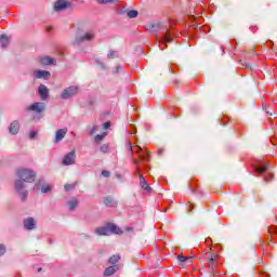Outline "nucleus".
I'll return each instance as SVG.
<instances>
[{
	"label": "nucleus",
	"instance_id": "obj_1",
	"mask_svg": "<svg viewBox=\"0 0 277 277\" xmlns=\"http://www.w3.org/2000/svg\"><path fill=\"white\" fill-rule=\"evenodd\" d=\"M16 176L18 180H15L14 188L19 195L22 202H25L27 196H29V190L25 189V183H34L36 181V173L31 169L21 168L16 170Z\"/></svg>",
	"mask_w": 277,
	"mask_h": 277
},
{
	"label": "nucleus",
	"instance_id": "obj_2",
	"mask_svg": "<svg viewBox=\"0 0 277 277\" xmlns=\"http://www.w3.org/2000/svg\"><path fill=\"white\" fill-rule=\"evenodd\" d=\"M147 31H153L154 34H157V31H162V43L159 45L160 50L163 51L164 48H162L163 44H168V42H172V34L168 31V24H163L162 22H157L147 25L146 27Z\"/></svg>",
	"mask_w": 277,
	"mask_h": 277
},
{
	"label": "nucleus",
	"instance_id": "obj_3",
	"mask_svg": "<svg viewBox=\"0 0 277 277\" xmlns=\"http://www.w3.org/2000/svg\"><path fill=\"white\" fill-rule=\"evenodd\" d=\"M115 235H122V230L120 229V227H118L116 224H108L104 227H97L95 229V234L100 235V236H109L111 234Z\"/></svg>",
	"mask_w": 277,
	"mask_h": 277
},
{
	"label": "nucleus",
	"instance_id": "obj_4",
	"mask_svg": "<svg viewBox=\"0 0 277 277\" xmlns=\"http://www.w3.org/2000/svg\"><path fill=\"white\" fill-rule=\"evenodd\" d=\"M254 171L258 174L264 175L265 183H269V181H272L274 179V174H272V172L269 171V164H267V163H264L261 166H255Z\"/></svg>",
	"mask_w": 277,
	"mask_h": 277
},
{
	"label": "nucleus",
	"instance_id": "obj_5",
	"mask_svg": "<svg viewBox=\"0 0 277 277\" xmlns=\"http://www.w3.org/2000/svg\"><path fill=\"white\" fill-rule=\"evenodd\" d=\"M96 38V34L93 30L87 31L83 35L76 38V44H82V42H92Z\"/></svg>",
	"mask_w": 277,
	"mask_h": 277
},
{
	"label": "nucleus",
	"instance_id": "obj_6",
	"mask_svg": "<svg viewBox=\"0 0 277 277\" xmlns=\"http://www.w3.org/2000/svg\"><path fill=\"white\" fill-rule=\"evenodd\" d=\"M47 109V105L42 102H36L26 107V111H35V114H42Z\"/></svg>",
	"mask_w": 277,
	"mask_h": 277
},
{
	"label": "nucleus",
	"instance_id": "obj_7",
	"mask_svg": "<svg viewBox=\"0 0 277 277\" xmlns=\"http://www.w3.org/2000/svg\"><path fill=\"white\" fill-rule=\"evenodd\" d=\"M77 161V154L75 150L67 153L63 158V166H75Z\"/></svg>",
	"mask_w": 277,
	"mask_h": 277
},
{
	"label": "nucleus",
	"instance_id": "obj_8",
	"mask_svg": "<svg viewBox=\"0 0 277 277\" xmlns=\"http://www.w3.org/2000/svg\"><path fill=\"white\" fill-rule=\"evenodd\" d=\"M68 8H72V3L66 0H58L54 4L55 12H62L64 10H68Z\"/></svg>",
	"mask_w": 277,
	"mask_h": 277
},
{
	"label": "nucleus",
	"instance_id": "obj_9",
	"mask_svg": "<svg viewBox=\"0 0 277 277\" xmlns=\"http://www.w3.org/2000/svg\"><path fill=\"white\" fill-rule=\"evenodd\" d=\"M77 92H79V87H75V85L68 87L61 94V98H64V100L70 98V96H75Z\"/></svg>",
	"mask_w": 277,
	"mask_h": 277
},
{
	"label": "nucleus",
	"instance_id": "obj_10",
	"mask_svg": "<svg viewBox=\"0 0 277 277\" xmlns=\"http://www.w3.org/2000/svg\"><path fill=\"white\" fill-rule=\"evenodd\" d=\"M136 172L138 174L141 187L145 189V192H150L151 188L148 183H146V179H144V175L140 172V167H136Z\"/></svg>",
	"mask_w": 277,
	"mask_h": 277
},
{
	"label": "nucleus",
	"instance_id": "obj_11",
	"mask_svg": "<svg viewBox=\"0 0 277 277\" xmlns=\"http://www.w3.org/2000/svg\"><path fill=\"white\" fill-rule=\"evenodd\" d=\"M38 94L41 101H47L49 98V88L44 84H40L38 89Z\"/></svg>",
	"mask_w": 277,
	"mask_h": 277
},
{
	"label": "nucleus",
	"instance_id": "obj_12",
	"mask_svg": "<svg viewBox=\"0 0 277 277\" xmlns=\"http://www.w3.org/2000/svg\"><path fill=\"white\" fill-rule=\"evenodd\" d=\"M51 77V72L48 70H35L34 79H49Z\"/></svg>",
	"mask_w": 277,
	"mask_h": 277
},
{
	"label": "nucleus",
	"instance_id": "obj_13",
	"mask_svg": "<svg viewBox=\"0 0 277 277\" xmlns=\"http://www.w3.org/2000/svg\"><path fill=\"white\" fill-rule=\"evenodd\" d=\"M66 133H68V128H63L56 131L55 133V144H57L58 142H62V140H64V137H66Z\"/></svg>",
	"mask_w": 277,
	"mask_h": 277
},
{
	"label": "nucleus",
	"instance_id": "obj_14",
	"mask_svg": "<svg viewBox=\"0 0 277 277\" xmlns=\"http://www.w3.org/2000/svg\"><path fill=\"white\" fill-rule=\"evenodd\" d=\"M24 228H26V230H34V228H36V220H34V217L24 220Z\"/></svg>",
	"mask_w": 277,
	"mask_h": 277
},
{
	"label": "nucleus",
	"instance_id": "obj_15",
	"mask_svg": "<svg viewBox=\"0 0 277 277\" xmlns=\"http://www.w3.org/2000/svg\"><path fill=\"white\" fill-rule=\"evenodd\" d=\"M40 64H42L43 66H51L55 65V58H51L49 56H42L39 58Z\"/></svg>",
	"mask_w": 277,
	"mask_h": 277
},
{
	"label": "nucleus",
	"instance_id": "obj_16",
	"mask_svg": "<svg viewBox=\"0 0 277 277\" xmlns=\"http://www.w3.org/2000/svg\"><path fill=\"white\" fill-rule=\"evenodd\" d=\"M18 129H21L18 121H13L9 127V131L12 135H16V133H18Z\"/></svg>",
	"mask_w": 277,
	"mask_h": 277
},
{
	"label": "nucleus",
	"instance_id": "obj_17",
	"mask_svg": "<svg viewBox=\"0 0 277 277\" xmlns=\"http://www.w3.org/2000/svg\"><path fill=\"white\" fill-rule=\"evenodd\" d=\"M118 272V265H113L104 271V276H114Z\"/></svg>",
	"mask_w": 277,
	"mask_h": 277
},
{
	"label": "nucleus",
	"instance_id": "obj_18",
	"mask_svg": "<svg viewBox=\"0 0 277 277\" xmlns=\"http://www.w3.org/2000/svg\"><path fill=\"white\" fill-rule=\"evenodd\" d=\"M104 205L106 207H116V205H118V202H116V200L114 199V197L108 196L104 198Z\"/></svg>",
	"mask_w": 277,
	"mask_h": 277
},
{
	"label": "nucleus",
	"instance_id": "obj_19",
	"mask_svg": "<svg viewBox=\"0 0 277 277\" xmlns=\"http://www.w3.org/2000/svg\"><path fill=\"white\" fill-rule=\"evenodd\" d=\"M67 205L70 211H75V208L79 206V200L74 197L67 202Z\"/></svg>",
	"mask_w": 277,
	"mask_h": 277
},
{
	"label": "nucleus",
	"instance_id": "obj_20",
	"mask_svg": "<svg viewBox=\"0 0 277 277\" xmlns=\"http://www.w3.org/2000/svg\"><path fill=\"white\" fill-rule=\"evenodd\" d=\"M215 261H217V254L213 253V254H211L209 262H208L210 269H215Z\"/></svg>",
	"mask_w": 277,
	"mask_h": 277
},
{
	"label": "nucleus",
	"instance_id": "obj_21",
	"mask_svg": "<svg viewBox=\"0 0 277 277\" xmlns=\"http://www.w3.org/2000/svg\"><path fill=\"white\" fill-rule=\"evenodd\" d=\"M8 44H10V39L8 38V36L5 35L0 36V47H2V49H5Z\"/></svg>",
	"mask_w": 277,
	"mask_h": 277
},
{
	"label": "nucleus",
	"instance_id": "obj_22",
	"mask_svg": "<svg viewBox=\"0 0 277 277\" xmlns=\"http://www.w3.org/2000/svg\"><path fill=\"white\" fill-rule=\"evenodd\" d=\"M272 235H277L276 226H271L267 228V239H269V237H272Z\"/></svg>",
	"mask_w": 277,
	"mask_h": 277
},
{
	"label": "nucleus",
	"instance_id": "obj_23",
	"mask_svg": "<svg viewBox=\"0 0 277 277\" xmlns=\"http://www.w3.org/2000/svg\"><path fill=\"white\" fill-rule=\"evenodd\" d=\"M119 261H120V256L116 254L109 258L108 263H110V265H116V263H118Z\"/></svg>",
	"mask_w": 277,
	"mask_h": 277
},
{
	"label": "nucleus",
	"instance_id": "obj_24",
	"mask_svg": "<svg viewBox=\"0 0 277 277\" xmlns=\"http://www.w3.org/2000/svg\"><path fill=\"white\" fill-rule=\"evenodd\" d=\"M177 261H180V263H192V258H187L185 255H177Z\"/></svg>",
	"mask_w": 277,
	"mask_h": 277
},
{
	"label": "nucleus",
	"instance_id": "obj_25",
	"mask_svg": "<svg viewBox=\"0 0 277 277\" xmlns=\"http://www.w3.org/2000/svg\"><path fill=\"white\" fill-rule=\"evenodd\" d=\"M116 57H119L118 51H109L107 54L108 60H116Z\"/></svg>",
	"mask_w": 277,
	"mask_h": 277
},
{
	"label": "nucleus",
	"instance_id": "obj_26",
	"mask_svg": "<svg viewBox=\"0 0 277 277\" xmlns=\"http://www.w3.org/2000/svg\"><path fill=\"white\" fill-rule=\"evenodd\" d=\"M137 14L138 13L135 10H131V11L128 12L129 18H137Z\"/></svg>",
	"mask_w": 277,
	"mask_h": 277
},
{
	"label": "nucleus",
	"instance_id": "obj_27",
	"mask_svg": "<svg viewBox=\"0 0 277 277\" xmlns=\"http://www.w3.org/2000/svg\"><path fill=\"white\" fill-rule=\"evenodd\" d=\"M103 140H105V134H97L95 136L96 144H101V142H103Z\"/></svg>",
	"mask_w": 277,
	"mask_h": 277
},
{
	"label": "nucleus",
	"instance_id": "obj_28",
	"mask_svg": "<svg viewBox=\"0 0 277 277\" xmlns=\"http://www.w3.org/2000/svg\"><path fill=\"white\" fill-rule=\"evenodd\" d=\"M100 150L101 153H108L109 151V145L107 144H103L101 147H100Z\"/></svg>",
	"mask_w": 277,
	"mask_h": 277
},
{
	"label": "nucleus",
	"instance_id": "obj_29",
	"mask_svg": "<svg viewBox=\"0 0 277 277\" xmlns=\"http://www.w3.org/2000/svg\"><path fill=\"white\" fill-rule=\"evenodd\" d=\"M96 1L100 4H105V3H117L118 0H96Z\"/></svg>",
	"mask_w": 277,
	"mask_h": 277
},
{
	"label": "nucleus",
	"instance_id": "obj_30",
	"mask_svg": "<svg viewBox=\"0 0 277 277\" xmlns=\"http://www.w3.org/2000/svg\"><path fill=\"white\" fill-rule=\"evenodd\" d=\"M64 189L65 192H71V189H75V184H65Z\"/></svg>",
	"mask_w": 277,
	"mask_h": 277
},
{
	"label": "nucleus",
	"instance_id": "obj_31",
	"mask_svg": "<svg viewBox=\"0 0 277 277\" xmlns=\"http://www.w3.org/2000/svg\"><path fill=\"white\" fill-rule=\"evenodd\" d=\"M41 192L42 194H49V192H51V187L49 185H43L41 187Z\"/></svg>",
	"mask_w": 277,
	"mask_h": 277
},
{
	"label": "nucleus",
	"instance_id": "obj_32",
	"mask_svg": "<svg viewBox=\"0 0 277 277\" xmlns=\"http://www.w3.org/2000/svg\"><path fill=\"white\" fill-rule=\"evenodd\" d=\"M149 154L146 151L145 154L140 156L141 161H148Z\"/></svg>",
	"mask_w": 277,
	"mask_h": 277
},
{
	"label": "nucleus",
	"instance_id": "obj_33",
	"mask_svg": "<svg viewBox=\"0 0 277 277\" xmlns=\"http://www.w3.org/2000/svg\"><path fill=\"white\" fill-rule=\"evenodd\" d=\"M98 131V126H93V128L90 130V135H94Z\"/></svg>",
	"mask_w": 277,
	"mask_h": 277
},
{
	"label": "nucleus",
	"instance_id": "obj_34",
	"mask_svg": "<svg viewBox=\"0 0 277 277\" xmlns=\"http://www.w3.org/2000/svg\"><path fill=\"white\" fill-rule=\"evenodd\" d=\"M102 176H104L105 179H109V176H110L109 171H107V170L102 171Z\"/></svg>",
	"mask_w": 277,
	"mask_h": 277
},
{
	"label": "nucleus",
	"instance_id": "obj_35",
	"mask_svg": "<svg viewBox=\"0 0 277 277\" xmlns=\"http://www.w3.org/2000/svg\"><path fill=\"white\" fill-rule=\"evenodd\" d=\"M5 254V246L0 245V256H3Z\"/></svg>",
	"mask_w": 277,
	"mask_h": 277
},
{
	"label": "nucleus",
	"instance_id": "obj_36",
	"mask_svg": "<svg viewBox=\"0 0 277 277\" xmlns=\"http://www.w3.org/2000/svg\"><path fill=\"white\" fill-rule=\"evenodd\" d=\"M34 137H36V132L32 131V132L29 133V138L34 140Z\"/></svg>",
	"mask_w": 277,
	"mask_h": 277
},
{
	"label": "nucleus",
	"instance_id": "obj_37",
	"mask_svg": "<svg viewBox=\"0 0 277 277\" xmlns=\"http://www.w3.org/2000/svg\"><path fill=\"white\" fill-rule=\"evenodd\" d=\"M109 127H111V123H109V122L104 123V129H109Z\"/></svg>",
	"mask_w": 277,
	"mask_h": 277
},
{
	"label": "nucleus",
	"instance_id": "obj_38",
	"mask_svg": "<svg viewBox=\"0 0 277 277\" xmlns=\"http://www.w3.org/2000/svg\"><path fill=\"white\" fill-rule=\"evenodd\" d=\"M134 153H137L140 155V153H142V147L137 146L136 150H134Z\"/></svg>",
	"mask_w": 277,
	"mask_h": 277
},
{
	"label": "nucleus",
	"instance_id": "obj_39",
	"mask_svg": "<svg viewBox=\"0 0 277 277\" xmlns=\"http://www.w3.org/2000/svg\"><path fill=\"white\" fill-rule=\"evenodd\" d=\"M120 70H122V67L121 66H117L116 72H120Z\"/></svg>",
	"mask_w": 277,
	"mask_h": 277
},
{
	"label": "nucleus",
	"instance_id": "obj_40",
	"mask_svg": "<svg viewBox=\"0 0 277 277\" xmlns=\"http://www.w3.org/2000/svg\"><path fill=\"white\" fill-rule=\"evenodd\" d=\"M129 146H130V151L133 153V145L131 144V142H129Z\"/></svg>",
	"mask_w": 277,
	"mask_h": 277
},
{
	"label": "nucleus",
	"instance_id": "obj_41",
	"mask_svg": "<svg viewBox=\"0 0 277 277\" xmlns=\"http://www.w3.org/2000/svg\"><path fill=\"white\" fill-rule=\"evenodd\" d=\"M36 187H37V189H40V184H37Z\"/></svg>",
	"mask_w": 277,
	"mask_h": 277
},
{
	"label": "nucleus",
	"instance_id": "obj_42",
	"mask_svg": "<svg viewBox=\"0 0 277 277\" xmlns=\"http://www.w3.org/2000/svg\"><path fill=\"white\" fill-rule=\"evenodd\" d=\"M128 230H133V228L129 227Z\"/></svg>",
	"mask_w": 277,
	"mask_h": 277
},
{
	"label": "nucleus",
	"instance_id": "obj_43",
	"mask_svg": "<svg viewBox=\"0 0 277 277\" xmlns=\"http://www.w3.org/2000/svg\"><path fill=\"white\" fill-rule=\"evenodd\" d=\"M38 272H42V268H38Z\"/></svg>",
	"mask_w": 277,
	"mask_h": 277
},
{
	"label": "nucleus",
	"instance_id": "obj_44",
	"mask_svg": "<svg viewBox=\"0 0 277 277\" xmlns=\"http://www.w3.org/2000/svg\"><path fill=\"white\" fill-rule=\"evenodd\" d=\"M134 163L137 164V160H134Z\"/></svg>",
	"mask_w": 277,
	"mask_h": 277
},
{
	"label": "nucleus",
	"instance_id": "obj_45",
	"mask_svg": "<svg viewBox=\"0 0 277 277\" xmlns=\"http://www.w3.org/2000/svg\"><path fill=\"white\" fill-rule=\"evenodd\" d=\"M190 208L194 209V205H190Z\"/></svg>",
	"mask_w": 277,
	"mask_h": 277
}]
</instances>
